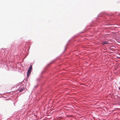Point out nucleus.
<instances>
[{
    "label": "nucleus",
    "mask_w": 120,
    "mask_h": 120,
    "mask_svg": "<svg viewBox=\"0 0 120 120\" xmlns=\"http://www.w3.org/2000/svg\"><path fill=\"white\" fill-rule=\"evenodd\" d=\"M24 89V87L23 86H21L20 87L19 89V92H20L22 91Z\"/></svg>",
    "instance_id": "obj_2"
},
{
    "label": "nucleus",
    "mask_w": 120,
    "mask_h": 120,
    "mask_svg": "<svg viewBox=\"0 0 120 120\" xmlns=\"http://www.w3.org/2000/svg\"><path fill=\"white\" fill-rule=\"evenodd\" d=\"M32 70V66L31 65L27 73V76L29 77V75L30 74V72Z\"/></svg>",
    "instance_id": "obj_1"
},
{
    "label": "nucleus",
    "mask_w": 120,
    "mask_h": 120,
    "mask_svg": "<svg viewBox=\"0 0 120 120\" xmlns=\"http://www.w3.org/2000/svg\"><path fill=\"white\" fill-rule=\"evenodd\" d=\"M104 43L105 44H108V42L107 41H105L104 42Z\"/></svg>",
    "instance_id": "obj_3"
}]
</instances>
